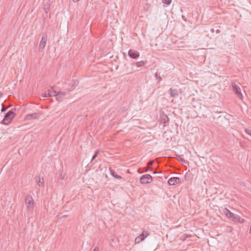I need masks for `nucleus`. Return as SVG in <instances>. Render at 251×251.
<instances>
[{"label": "nucleus", "mask_w": 251, "mask_h": 251, "mask_svg": "<svg viewBox=\"0 0 251 251\" xmlns=\"http://www.w3.org/2000/svg\"><path fill=\"white\" fill-rule=\"evenodd\" d=\"M16 109L14 108L7 112L5 115L3 120L2 121V124L5 125H8L16 116Z\"/></svg>", "instance_id": "f257e3e1"}, {"label": "nucleus", "mask_w": 251, "mask_h": 251, "mask_svg": "<svg viewBox=\"0 0 251 251\" xmlns=\"http://www.w3.org/2000/svg\"><path fill=\"white\" fill-rule=\"evenodd\" d=\"M239 84L240 83H238L237 80H232L231 81L232 91L234 92L238 98L242 100L243 98V96L241 92V89L239 85Z\"/></svg>", "instance_id": "f03ea898"}, {"label": "nucleus", "mask_w": 251, "mask_h": 251, "mask_svg": "<svg viewBox=\"0 0 251 251\" xmlns=\"http://www.w3.org/2000/svg\"><path fill=\"white\" fill-rule=\"evenodd\" d=\"M25 203L27 210L29 211H32L34 208V202L32 197L30 195L26 196Z\"/></svg>", "instance_id": "7ed1b4c3"}, {"label": "nucleus", "mask_w": 251, "mask_h": 251, "mask_svg": "<svg viewBox=\"0 0 251 251\" xmlns=\"http://www.w3.org/2000/svg\"><path fill=\"white\" fill-rule=\"evenodd\" d=\"M152 178L150 175H143L140 179V182L142 184L150 183L152 181Z\"/></svg>", "instance_id": "20e7f679"}, {"label": "nucleus", "mask_w": 251, "mask_h": 251, "mask_svg": "<svg viewBox=\"0 0 251 251\" xmlns=\"http://www.w3.org/2000/svg\"><path fill=\"white\" fill-rule=\"evenodd\" d=\"M47 40H48L47 35L46 34L43 35L42 37L41 41H40V43L39 44V50H44V49L46 46Z\"/></svg>", "instance_id": "39448f33"}, {"label": "nucleus", "mask_w": 251, "mask_h": 251, "mask_svg": "<svg viewBox=\"0 0 251 251\" xmlns=\"http://www.w3.org/2000/svg\"><path fill=\"white\" fill-rule=\"evenodd\" d=\"M128 54L130 58L133 59H137L140 55L138 51L131 49L128 51Z\"/></svg>", "instance_id": "423d86ee"}, {"label": "nucleus", "mask_w": 251, "mask_h": 251, "mask_svg": "<svg viewBox=\"0 0 251 251\" xmlns=\"http://www.w3.org/2000/svg\"><path fill=\"white\" fill-rule=\"evenodd\" d=\"M50 8V0H43V9L45 13H48Z\"/></svg>", "instance_id": "0eeeda50"}, {"label": "nucleus", "mask_w": 251, "mask_h": 251, "mask_svg": "<svg viewBox=\"0 0 251 251\" xmlns=\"http://www.w3.org/2000/svg\"><path fill=\"white\" fill-rule=\"evenodd\" d=\"M161 122L163 123L164 125L169 124L170 120L168 116L163 112L160 115Z\"/></svg>", "instance_id": "6e6552de"}, {"label": "nucleus", "mask_w": 251, "mask_h": 251, "mask_svg": "<svg viewBox=\"0 0 251 251\" xmlns=\"http://www.w3.org/2000/svg\"><path fill=\"white\" fill-rule=\"evenodd\" d=\"M179 181H180V179L179 177H173L170 178L169 179L168 183L170 185H174L176 184L179 183Z\"/></svg>", "instance_id": "1a4fd4ad"}, {"label": "nucleus", "mask_w": 251, "mask_h": 251, "mask_svg": "<svg viewBox=\"0 0 251 251\" xmlns=\"http://www.w3.org/2000/svg\"><path fill=\"white\" fill-rule=\"evenodd\" d=\"M56 92L53 90H49L45 92L42 97L44 98L53 97L54 96V94H56Z\"/></svg>", "instance_id": "9d476101"}, {"label": "nucleus", "mask_w": 251, "mask_h": 251, "mask_svg": "<svg viewBox=\"0 0 251 251\" xmlns=\"http://www.w3.org/2000/svg\"><path fill=\"white\" fill-rule=\"evenodd\" d=\"M231 219L233 221L235 222H239L240 223H242L244 221V219L239 217L238 215L235 214H233V216H232Z\"/></svg>", "instance_id": "9b49d317"}, {"label": "nucleus", "mask_w": 251, "mask_h": 251, "mask_svg": "<svg viewBox=\"0 0 251 251\" xmlns=\"http://www.w3.org/2000/svg\"><path fill=\"white\" fill-rule=\"evenodd\" d=\"M169 93L172 98H176L178 96V92L177 89H173L170 88L169 90Z\"/></svg>", "instance_id": "f8f14e48"}, {"label": "nucleus", "mask_w": 251, "mask_h": 251, "mask_svg": "<svg viewBox=\"0 0 251 251\" xmlns=\"http://www.w3.org/2000/svg\"><path fill=\"white\" fill-rule=\"evenodd\" d=\"M148 235L149 233L148 231H143L142 234H141L140 236L136 238L135 240L137 241L138 239H140V240H139L138 242H139L140 241H142L145 239L146 237L148 236Z\"/></svg>", "instance_id": "ddd939ff"}, {"label": "nucleus", "mask_w": 251, "mask_h": 251, "mask_svg": "<svg viewBox=\"0 0 251 251\" xmlns=\"http://www.w3.org/2000/svg\"><path fill=\"white\" fill-rule=\"evenodd\" d=\"M38 114L37 113H33L32 114H29L25 116V120H31V119H35L38 118Z\"/></svg>", "instance_id": "4468645a"}, {"label": "nucleus", "mask_w": 251, "mask_h": 251, "mask_svg": "<svg viewBox=\"0 0 251 251\" xmlns=\"http://www.w3.org/2000/svg\"><path fill=\"white\" fill-rule=\"evenodd\" d=\"M35 179L39 187L44 186V179L43 178H41L40 176H37L35 177Z\"/></svg>", "instance_id": "2eb2a0df"}, {"label": "nucleus", "mask_w": 251, "mask_h": 251, "mask_svg": "<svg viewBox=\"0 0 251 251\" xmlns=\"http://www.w3.org/2000/svg\"><path fill=\"white\" fill-rule=\"evenodd\" d=\"M74 82H72L70 83H69V86L70 87V88H69V91H72V90L74 89L75 87V86H77L79 83V82L77 80H73Z\"/></svg>", "instance_id": "dca6fc26"}, {"label": "nucleus", "mask_w": 251, "mask_h": 251, "mask_svg": "<svg viewBox=\"0 0 251 251\" xmlns=\"http://www.w3.org/2000/svg\"><path fill=\"white\" fill-rule=\"evenodd\" d=\"M224 213L229 218H231L234 213H232L229 209L225 208L223 209Z\"/></svg>", "instance_id": "f3484780"}, {"label": "nucleus", "mask_w": 251, "mask_h": 251, "mask_svg": "<svg viewBox=\"0 0 251 251\" xmlns=\"http://www.w3.org/2000/svg\"><path fill=\"white\" fill-rule=\"evenodd\" d=\"M110 174L111 175L115 178L117 179H121L122 177V176H120L119 175H117L115 171L111 169V168H109Z\"/></svg>", "instance_id": "a211bd4d"}, {"label": "nucleus", "mask_w": 251, "mask_h": 251, "mask_svg": "<svg viewBox=\"0 0 251 251\" xmlns=\"http://www.w3.org/2000/svg\"><path fill=\"white\" fill-rule=\"evenodd\" d=\"M146 63H147L146 61H140L136 62L135 63V65L137 67H140L144 66Z\"/></svg>", "instance_id": "6ab92c4d"}, {"label": "nucleus", "mask_w": 251, "mask_h": 251, "mask_svg": "<svg viewBox=\"0 0 251 251\" xmlns=\"http://www.w3.org/2000/svg\"><path fill=\"white\" fill-rule=\"evenodd\" d=\"M176 159L177 160L182 162V163H187L188 162L186 161L183 158H181L180 155H178L176 157Z\"/></svg>", "instance_id": "aec40b11"}, {"label": "nucleus", "mask_w": 251, "mask_h": 251, "mask_svg": "<svg viewBox=\"0 0 251 251\" xmlns=\"http://www.w3.org/2000/svg\"><path fill=\"white\" fill-rule=\"evenodd\" d=\"M54 96H55L56 97V100H59V101H61L63 99V97L61 95L60 96H57V93L56 92V94H54Z\"/></svg>", "instance_id": "412c9836"}, {"label": "nucleus", "mask_w": 251, "mask_h": 251, "mask_svg": "<svg viewBox=\"0 0 251 251\" xmlns=\"http://www.w3.org/2000/svg\"><path fill=\"white\" fill-rule=\"evenodd\" d=\"M98 153H99V151H96V152H95L94 154L93 155V156L92 157V160H91L92 161L97 157Z\"/></svg>", "instance_id": "4be33fe9"}, {"label": "nucleus", "mask_w": 251, "mask_h": 251, "mask_svg": "<svg viewBox=\"0 0 251 251\" xmlns=\"http://www.w3.org/2000/svg\"><path fill=\"white\" fill-rule=\"evenodd\" d=\"M162 1L167 5H170L172 2V0H162Z\"/></svg>", "instance_id": "5701e85b"}, {"label": "nucleus", "mask_w": 251, "mask_h": 251, "mask_svg": "<svg viewBox=\"0 0 251 251\" xmlns=\"http://www.w3.org/2000/svg\"><path fill=\"white\" fill-rule=\"evenodd\" d=\"M57 93V96H62L63 97H64L65 95H66V93L65 92H56Z\"/></svg>", "instance_id": "b1692460"}, {"label": "nucleus", "mask_w": 251, "mask_h": 251, "mask_svg": "<svg viewBox=\"0 0 251 251\" xmlns=\"http://www.w3.org/2000/svg\"><path fill=\"white\" fill-rule=\"evenodd\" d=\"M155 76L158 79L159 81H161L162 79L160 75H159L158 74L156 73L155 74Z\"/></svg>", "instance_id": "393cba45"}, {"label": "nucleus", "mask_w": 251, "mask_h": 251, "mask_svg": "<svg viewBox=\"0 0 251 251\" xmlns=\"http://www.w3.org/2000/svg\"><path fill=\"white\" fill-rule=\"evenodd\" d=\"M245 131L247 134H248V135H249L251 136V131L249 129H248V128L245 129Z\"/></svg>", "instance_id": "a878e982"}, {"label": "nucleus", "mask_w": 251, "mask_h": 251, "mask_svg": "<svg viewBox=\"0 0 251 251\" xmlns=\"http://www.w3.org/2000/svg\"><path fill=\"white\" fill-rule=\"evenodd\" d=\"M154 163V160H150L148 163H147V165L149 167L151 166L153 163Z\"/></svg>", "instance_id": "bb28decb"}, {"label": "nucleus", "mask_w": 251, "mask_h": 251, "mask_svg": "<svg viewBox=\"0 0 251 251\" xmlns=\"http://www.w3.org/2000/svg\"><path fill=\"white\" fill-rule=\"evenodd\" d=\"M218 106H214L213 108H212V109H213V111L215 112H218Z\"/></svg>", "instance_id": "cd10ccee"}, {"label": "nucleus", "mask_w": 251, "mask_h": 251, "mask_svg": "<svg viewBox=\"0 0 251 251\" xmlns=\"http://www.w3.org/2000/svg\"><path fill=\"white\" fill-rule=\"evenodd\" d=\"M6 109H7V108L6 107V108L4 107L3 104H2V108L1 109V111L2 112H4V111H5L6 110Z\"/></svg>", "instance_id": "c85d7f7f"}, {"label": "nucleus", "mask_w": 251, "mask_h": 251, "mask_svg": "<svg viewBox=\"0 0 251 251\" xmlns=\"http://www.w3.org/2000/svg\"><path fill=\"white\" fill-rule=\"evenodd\" d=\"M65 178V175H63L62 174H61L60 175H59V178L61 179H64Z\"/></svg>", "instance_id": "c756f323"}, {"label": "nucleus", "mask_w": 251, "mask_h": 251, "mask_svg": "<svg viewBox=\"0 0 251 251\" xmlns=\"http://www.w3.org/2000/svg\"><path fill=\"white\" fill-rule=\"evenodd\" d=\"M93 251H99V248L98 247H96Z\"/></svg>", "instance_id": "7c9ffc66"}, {"label": "nucleus", "mask_w": 251, "mask_h": 251, "mask_svg": "<svg viewBox=\"0 0 251 251\" xmlns=\"http://www.w3.org/2000/svg\"><path fill=\"white\" fill-rule=\"evenodd\" d=\"M80 0H73V1L74 2H78Z\"/></svg>", "instance_id": "2f4dec72"}, {"label": "nucleus", "mask_w": 251, "mask_h": 251, "mask_svg": "<svg viewBox=\"0 0 251 251\" xmlns=\"http://www.w3.org/2000/svg\"><path fill=\"white\" fill-rule=\"evenodd\" d=\"M216 32L217 33H220V30L219 29H217V30H216Z\"/></svg>", "instance_id": "473e14b6"}, {"label": "nucleus", "mask_w": 251, "mask_h": 251, "mask_svg": "<svg viewBox=\"0 0 251 251\" xmlns=\"http://www.w3.org/2000/svg\"><path fill=\"white\" fill-rule=\"evenodd\" d=\"M140 169H138V172L139 173H141V172H140Z\"/></svg>", "instance_id": "72a5a7b5"}, {"label": "nucleus", "mask_w": 251, "mask_h": 251, "mask_svg": "<svg viewBox=\"0 0 251 251\" xmlns=\"http://www.w3.org/2000/svg\"><path fill=\"white\" fill-rule=\"evenodd\" d=\"M250 232L251 233V227H250Z\"/></svg>", "instance_id": "f704fd0d"}]
</instances>
